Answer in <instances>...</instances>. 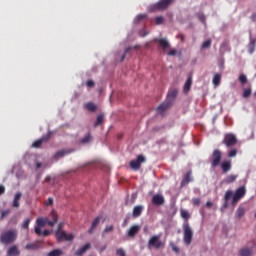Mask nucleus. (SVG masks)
Segmentation results:
<instances>
[{"instance_id": "nucleus-9", "label": "nucleus", "mask_w": 256, "mask_h": 256, "mask_svg": "<svg viewBox=\"0 0 256 256\" xmlns=\"http://www.w3.org/2000/svg\"><path fill=\"white\" fill-rule=\"evenodd\" d=\"M148 247H154V249H161V247H165V242L161 241V235H154L149 239Z\"/></svg>"}, {"instance_id": "nucleus-57", "label": "nucleus", "mask_w": 256, "mask_h": 256, "mask_svg": "<svg viewBox=\"0 0 256 256\" xmlns=\"http://www.w3.org/2000/svg\"><path fill=\"white\" fill-rule=\"evenodd\" d=\"M5 193V186L0 185V195H3Z\"/></svg>"}, {"instance_id": "nucleus-59", "label": "nucleus", "mask_w": 256, "mask_h": 256, "mask_svg": "<svg viewBox=\"0 0 256 256\" xmlns=\"http://www.w3.org/2000/svg\"><path fill=\"white\" fill-rule=\"evenodd\" d=\"M206 207H213V203L211 201L206 202Z\"/></svg>"}, {"instance_id": "nucleus-26", "label": "nucleus", "mask_w": 256, "mask_h": 256, "mask_svg": "<svg viewBox=\"0 0 256 256\" xmlns=\"http://www.w3.org/2000/svg\"><path fill=\"white\" fill-rule=\"evenodd\" d=\"M246 211H247V210L245 209V207L240 206V207L236 210V213H235L236 219H241L242 217H244Z\"/></svg>"}, {"instance_id": "nucleus-40", "label": "nucleus", "mask_w": 256, "mask_h": 256, "mask_svg": "<svg viewBox=\"0 0 256 256\" xmlns=\"http://www.w3.org/2000/svg\"><path fill=\"white\" fill-rule=\"evenodd\" d=\"M116 255L117 256H127V252L123 248H119L116 250Z\"/></svg>"}, {"instance_id": "nucleus-23", "label": "nucleus", "mask_w": 256, "mask_h": 256, "mask_svg": "<svg viewBox=\"0 0 256 256\" xmlns=\"http://www.w3.org/2000/svg\"><path fill=\"white\" fill-rule=\"evenodd\" d=\"M141 213H143V206L142 205L135 206L132 213L133 217L134 218L141 217Z\"/></svg>"}, {"instance_id": "nucleus-13", "label": "nucleus", "mask_w": 256, "mask_h": 256, "mask_svg": "<svg viewBox=\"0 0 256 256\" xmlns=\"http://www.w3.org/2000/svg\"><path fill=\"white\" fill-rule=\"evenodd\" d=\"M152 203L153 205L161 207V205H165V197H163L161 194H155L152 197Z\"/></svg>"}, {"instance_id": "nucleus-6", "label": "nucleus", "mask_w": 256, "mask_h": 256, "mask_svg": "<svg viewBox=\"0 0 256 256\" xmlns=\"http://www.w3.org/2000/svg\"><path fill=\"white\" fill-rule=\"evenodd\" d=\"M63 224H59L58 230L56 231L57 241H73L75 238L73 234H67L65 230H62Z\"/></svg>"}, {"instance_id": "nucleus-50", "label": "nucleus", "mask_w": 256, "mask_h": 256, "mask_svg": "<svg viewBox=\"0 0 256 256\" xmlns=\"http://www.w3.org/2000/svg\"><path fill=\"white\" fill-rule=\"evenodd\" d=\"M114 229V226L111 225V226H107L105 229H104V233H111V231H113Z\"/></svg>"}, {"instance_id": "nucleus-43", "label": "nucleus", "mask_w": 256, "mask_h": 256, "mask_svg": "<svg viewBox=\"0 0 256 256\" xmlns=\"http://www.w3.org/2000/svg\"><path fill=\"white\" fill-rule=\"evenodd\" d=\"M170 247H171L172 251H174V253H179V251H181V250L179 249V247H177V246L175 245V243H173V242L170 243Z\"/></svg>"}, {"instance_id": "nucleus-36", "label": "nucleus", "mask_w": 256, "mask_h": 256, "mask_svg": "<svg viewBox=\"0 0 256 256\" xmlns=\"http://www.w3.org/2000/svg\"><path fill=\"white\" fill-rule=\"evenodd\" d=\"M239 81H240L241 85L247 84V76L245 74H240Z\"/></svg>"}, {"instance_id": "nucleus-10", "label": "nucleus", "mask_w": 256, "mask_h": 256, "mask_svg": "<svg viewBox=\"0 0 256 256\" xmlns=\"http://www.w3.org/2000/svg\"><path fill=\"white\" fill-rule=\"evenodd\" d=\"M222 143L227 147H235V145H237V136L231 133L225 134Z\"/></svg>"}, {"instance_id": "nucleus-2", "label": "nucleus", "mask_w": 256, "mask_h": 256, "mask_svg": "<svg viewBox=\"0 0 256 256\" xmlns=\"http://www.w3.org/2000/svg\"><path fill=\"white\" fill-rule=\"evenodd\" d=\"M177 95H179V90H177L176 88L170 90L167 94V102L160 104L157 107V111L159 113H163L164 111H167V109H169V107L173 105V101H175V98L177 97Z\"/></svg>"}, {"instance_id": "nucleus-53", "label": "nucleus", "mask_w": 256, "mask_h": 256, "mask_svg": "<svg viewBox=\"0 0 256 256\" xmlns=\"http://www.w3.org/2000/svg\"><path fill=\"white\" fill-rule=\"evenodd\" d=\"M51 232H49V230H44V231H41V234H38V235H43V237H47L50 235Z\"/></svg>"}, {"instance_id": "nucleus-61", "label": "nucleus", "mask_w": 256, "mask_h": 256, "mask_svg": "<svg viewBox=\"0 0 256 256\" xmlns=\"http://www.w3.org/2000/svg\"><path fill=\"white\" fill-rule=\"evenodd\" d=\"M185 36L181 35V41H184Z\"/></svg>"}, {"instance_id": "nucleus-34", "label": "nucleus", "mask_w": 256, "mask_h": 256, "mask_svg": "<svg viewBox=\"0 0 256 256\" xmlns=\"http://www.w3.org/2000/svg\"><path fill=\"white\" fill-rule=\"evenodd\" d=\"M102 123H103V114H100L94 123V127H99V125H101Z\"/></svg>"}, {"instance_id": "nucleus-11", "label": "nucleus", "mask_w": 256, "mask_h": 256, "mask_svg": "<svg viewBox=\"0 0 256 256\" xmlns=\"http://www.w3.org/2000/svg\"><path fill=\"white\" fill-rule=\"evenodd\" d=\"M145 161V156L138 155L137 159L130 161L129 166L133 171H139L141 169V163H145Z\"/></svg>"}, {"instance_id": "nucleus-51", "label": "nucleus", "mask_w": 256, "mask_h": 256, "mask_svg": "<svg viewBox=\"0 0 256 256\" xmlns=\"http://www.w3.org/2000/svg\"><path fill=\"white\" fill-rule=\"evenodd\" d=\"M168 55H169L170 57H175V55H177V50H175V49L170 50V51L168 52Z\"/></svg>"}, {"instance_id": "nucleus-20", "label": "nucleus", "mask_w": 256, "mask_h": 256, "mask_svg": "<svg viewBox=\"0 0 256 256\" xmlns=\"http://www.w3.org/2000/svg\"><path fill=\"white\" fill-rule=\"evenodd\" d=\"M140 230L141 227L139 225H133L128 231V237H135V235H137Z\"/></svg>"}, {"instance_id": "nucleus-3", "label": "nucleus", "mask_w": 256, "mask_h": 256, "mask_svg": "<svg viewBox=\"0 0 256 256\" xmlns=\"http://www.w3.org/2000/svg\"><path fill=\"white\" fill-rule=\"evenodd\" d=\"M0 241L3 245H11L17 241V230H7L0 235Z\"/></svg>"}, {"instance_id": "nucleus-55", "label": "nucleus", "mask_w": 256, "mask_h": 256, "mask_svg": "<svg viewBox=\"0 0 256 256\" xmlns=\"http://www.w3.org/2000/svg\"><path fill=\"white\" fill-rule=\"evenodd\" d=\"M139 35H140V37H147L148 33L145 32V30H141V31L139 32Z\"/></svg>"}, {"instance_id": "nucleus-4", "label": "nucleus", "mask_w": 256, "mask_h": 256, "mask_svg": "<svg viewBox=\"0 0 256 256\" xmlns=\"http://www.w3.org/2000/svg\"><path fill=\"white\" fill-rule=\"evenodd\" d=\"M183 241L185 243V245H190L193 241V229L191 228V225H189V221H185L183 223Z\"/></svg>"}, {"instance_id": "nucleus-33", "label": "nucleus", "mask_w": 256, "mask_h": 256, "mask_svg": "<svg viewBox=\"0 0 256 256\" xmlns=\"http://www.w3.org/2000/svg\"><path fill=\"white\" fill-rule=\"evenodd\" d=\"M61 255H63V251L60 249H55L50 251L47 256H61Z\"/></svg>"}, {"instance_id": "nucleus-44", "label": "nucleus", "mask_w": 256, "mask_h": 256, "mask_svg": "<svg viewBox=\"0 0 256 256\" xmlns=\"http://www.w3.org/2000/svg\"><path fill=\"white\" fill-rule=\"evenodd\" d=\"M231 195H233V191L231 190L226 191L224 196L225 201H227L228 199H231Z\"/></svg>"}, {"instance_id": "nucleus-47", "label": "nucleus", "mask_w": 256, "mask_h": 256, "mask_svg": "<svg viewBox=\"0 0 256 256\" xmlns=\"http://www.w3.org/2000/svg\"><path fill=\"white\" fill-rule=\"evenodd\" d=\"M131 51V47L126 48L124 54L122 55L121 62L125 61V57L127 56V53Z\"/></svg>"}, {"instance_id": "nucleus-17", "label": "nucleus", "mask_w": 256, "mask_h": 256, "mask_svg": "<svg viewBox=\"0 0 256 256\" xmlns=\"http://www.w3.org/2000/svg\"><path fill=\"white\" fill-rule=\"evenodd\" d=\"M89 249H91V243H86L84 246H82L80 249H78L75 252V255L77 256L85 255V253H87Z\"/></svg>"}, {"instance_id": "nucleus-29", "label": "nucleus", "mask_w": 256, "mask_h": 256, "mask_svg": "<svg viewBox=\"0 0 256 256\" xmlns=\"http://www.w3.org/2000/svg\"><path fill=\"white\" fill-rule=\"evenodd\" d=\"M212 83L215 87H219L221 85V74H215Z\"/></svg>"}, {"instance_id": "nucleus-35", "label": "nucleus", "mask_w": 256, "mask_h": 256, "mask_svg": "<svg viewBox=\"0 0 256 256\" xmlns=\"http://www.w3.org/2000/svg\"><path fill=\"white\" fill-rule=\"evenodd\" d=\"M252 90L251 88H246L243 91V97L244 99H247L248 97H251Z\"/></svg>"}, {"instance_id": "nucleus-46", "label": "nucleus", "mask_w": 256, "mask_h": 256, "mask_svg": "<svg viewBox=\"0 0 256 256\" xmlns=\"http://www.w3.org/2000/svg\"><path fill=\"white\" fill-rule=\"evenodd\" d=\"M29 223H31V220L27 218L23 223V229H29Z\"/></svg>"}, {"instance_id": "nucleus-52", "label": "nucleus", "mask_w": 256, "mask_h": 256, "mask_svg": "<svg viewBox=\"0 0 256 256\" xmlns=\"http://www.w3.org/2000/svg\"><path fill=\"white\" fill-rule=\"evenodd\" d=\"M87 87H95V82L93 80H88L86 82Z\"/></svg>"}, {"instance_id": "nucleus-19", "label": "nucleus", "mask_w": 256, "mask_h": 256, "mask_svg": "<svg viewBox=\"0 0 256 256\" xmlns=\"http://www.w3.org/2000/svg\"><path fill=\"white\" fill-rule=\"evenodd\" d=\"M99 223H101V216H97L93 222H92V225L91 227L89 228L88 230V233H94L95 229H97V226L99 225Z\"/></svg>"}, {"instance_id": "nucleus-15", "label": "nucleus", "mask_w": 256, "mask_h": 256, "mask_svg": "<svg viewBox=\"0 0 256 256\" xmlns=\"http://www.w3.org/2000/svg\"><path fill=\"white\" fill-rule=\"evenodd\" d=\"M237 177H239L237 174H230L221 181V185H230V183H235V181H237Z\"/></svg>"}, {"instance_id": "nucleus-24", "label": "nucleus", "mask_w": 256, "mask_h": 256, "mask_svg": "<svg viewBox=\"0 0 256 256\" xmlns=\"http://www.w3.org/2000/svg\"><path fill=\"white\" fill-rule=\"evenodd\" d=\"M19 248L17 246H11L7 251V256H18L19 255Z\"/></svg>"}, {"instance_id": "nucleus-25", "label": "nucleus", "mask_w": 256, "mask_h": 256, "mask_svg": "<svg viewBox=\"0 0 256 256\" xmlns=\"http://www.w3.org/2000/svg\"><path fill=\"white\" fill-rule=\"evenodd\" d=\"M84 107L87 109V111H90V113H95V111H97V104L93 102H87Z\"/></svg>"}, {"instance_id": "nucleus-37", "label": "nucleus", "mask_w": 256, "mask_h": 256, "mask_svg": "<svg viewBox=\"0 0 256 256\" xmlns=\"http://www.w3.org/2000/svg\"><path fill=\"white\" fill-rule=\"evenodd\" d=\"M211 47V39H208L202 43V49H209Z\"/></svg>"}, {"instance_id": "nucleus-58", "label": "nucleus", "mask_w": 256, "mask_h": 256, "mask_svg": "<svg viewBox=\"0 0 256 256\" xmlns=\"http://www.w3.org/2000/svg\"><path fill=\"white\" fill-rule=\"evenodd\" d=\"M199 19H200V21H202V23H205V15L201 14L199 16Z\"/></svg>"}, {"instance_id": "nucleus-12", "label": "nucleus", "mask_w": 256, "mask_h": 256, "mask_svg": "<svg viewBox=\"0 0 256 256\" xmlns=\"http://www.w3.org/2000/svg\"><path fill=\"white\" fill-rule=\"evenodd\" d=\"M51 135H53V132H48L47 135L42 136L40 139L36 140L33 144L32 147H34L35 149H39V147H41V145H43V143H47V141H49V139H51Z\"/></svg>"}, {"instance_id": "nucleus-16", "label": "nucleus", "mask_w": 256, "mask_h": 256, "mask_svg": "<svg viewBox=\"0 0 256 256\" xmlns=\"http://www.w3.org/2000/svg\"><path fill=\"white\" fill-rule=\"evenodd\" d=\"M220 167L223 171V173H229V171L232 169L231 161L225 160L222 163H220Z\"/></svg>"}, {"instance_id": "nucleus-5", "label": "nucleus", "mask_w": 256, "mask_h": 256, "mask_svg": "<svg viewBox=\"0 0 256 256\" xmlns=\"http://www.w3.org/2000/svg\"><path fill=\"white\" fill-rule=\"evenodd\" d=\"M174 2L175 0H160L156 4L149 6V11H151V13L155 11H165V9H167V7H169V5Z\"/></svg>"}, {"instance_id": "nucleus-28", "label": "nucleus", "mask_w": 256, "mask_h": 256, "mask_svg": "<svg viewBox=\"0 0 256 256\" xmlns=\"http://www.w3.org/2000/svg\"><path fill=\"white\" fill-rule=\"evenodd\" d=\"M23 194L21 192H17L14 196V200H13V204L12 206L15 207V208H19V201H21V196Z\"/></svg>"}, {"instance_id": "nucleus-39", "label": "nucleus", "mask_w": 256, "mask_h": 256, "mask_svg": "<svg viewBox=\"0 0 256 256\" xmlns=\"http://www.w3.org/2000/svg\"><path fill=\"white\" fill-rule=\"evenodd\" d=\"M9 213H11V210H9V209L2 211L1 216H0V221H3V219H5V217H7L9 215Z\"/></svg>"}, {"instance_id": "nucleus-1", "label": "nucleus", "mask_w": 256, "mask_h": 256, "mask_svg": "<svg viewBox=\"0 0 256 256\" xmlns=\"http://www.w3.org/2000/svg\"><path fill=\"white\" fill-rule=\"evenodd\" d=\"M52 220H49V218H38L36 223L37 226L35 227V233L36 235H41V227H45V225H49V227H53L57 221H59V216H57V212L55 210H52L51 213Z\"/></svg>"}, {"instance_id": "nucleus-30", "label": "nucleus", "mask_w": 256, "mask_h": 256, "mask_svg": "<svg viewBox=\"0 0 256 256\" xmlns=\"http://www.w3.org/2000/svg\"><path fill=\"white\" fill-rule=\"evenodd\" d=\"M255 47H256V39H251L250 40V43L248 45V52L251 54V53H254L255 52Z\"/></svg>"}, {"instance_id": "nucleus-48", "label": "nucleus", "mask_w": 256, "mask_h": 256, "mask_svg": "<svg viewBox=\"0 0 256 256\" xmlns=\"http://www.w3.org/2000/svg\"><path fill=\"white\" fill-rule=\"evenodd\" d=\"M237 156V149H233L228 153V157H236Z\"/></svg>"}, {"instance_id": "nucleus-41", "label": "nucleus", "mask_w": 256, "mask_h": 256, "mask_svg": "<svg viewBox=\"0 0 256 256\" xmlns=\"http://www.w3.org/2000/svg\"><path fill=\"white\" fill-rule=\"evenodd\" d=\"M192 203L195 207H199L201 205V199L200 198H193Z\"/></svg>"}, {"instance_id": "nucleus-32", "label": "nucleus", "mask_w": 256, "mask_h": 256, "mask_svg": "<svg viewBox=\"0 0 256 256\" xmlns=\"http://www.w3.org/2000/svg\"><path fill=\"white\" fill-rule=\"evenodd\" d=\"M251 253H253V250L249 248H243L240 250V256H251Z\"/></svg>"}, {"instance_id": "nucleus-27", "label": "nucleus", "mask_w": 256, "mask_h": 256, "mask_svg": "<svg viewBox=\"0 0 256 256\" xmlns=\"http://www.w3.org/2000/svg\"><path fill=\"white\" fill-rule=\"evenodd\" d=\"M191 85H193V78L189 76L186 83L184 84V93L191 91Z\"/></svg>"}, {"instance_id": "nucleus-7", "label": "nucleus", "mask_w": 256, "mask_h": 256, "mask_svg": "<svg viewBox=\"0 0 256 256\" xmlns=\"http://www.w3.org/2000/svg\"><path fill=\"white\" fill-rule=\"evenodd\" d=\"M223 159V153L219 149H215L210 157L211 167H219Z\"/></svg>"}, {"instance_id": "nucleus-38", "label": "nucleus", "mask_w": 256, "mask_h": 256, "mask_svg": "<svg viewBox=\"0 0 256 256\" xmlns=\"http://www.w3.org/2000/svg\"><path fill=\"white\" fill-rule=\"evenodd\" d=\"M181 217H182L183 219H190V218H191V215L189 214L188 211H186V210H181Z\"/></svg>"}, {"instance_id": "nucleus-21", "label": "nucleus", "mask_w": 256, "mask_h": 256, "mask_svg": "<svg viewBox=\"0 0 256 256\" xmlns=\"http://www.w3.org/2000/svg\"><path fill=\"white\" fill-rule=\"evenodd\" d=\"M91 141H93V136L91 135V133H88L82 139L79 140V143L81 145H89V143H91Z\"/></svg>"}, {"instance_id": "nucleus-54", "label": "nucleus", "mask_w": 256, "mask_h": 256, "mask_svg": "<svg viewBox=\"0 0 256 256\" xmlns=\"http://www.w3.org/2000/svg\"><path fill=\"white\" fill-rule=\"evenodd\" d=\"M53 205V198H48V201L46 202V207H51Z\"/></svg>"}, {"instance_id": "nucleus-45", "label": "nucleus", "mask_w": 256, "mask_h": 256, "mask_svg": "<svg viewBox=\"0 0 256 256\" xmlns=\"http://www.w3.org/2000/svg\"><path fill=\"white\" fill-rule=\"evenodd\" d=\"M45 182H46V183H52V185H54V184H55V179L52 178L51 176H47V177L45 178Z\"/></svg>"}, {"instance_id": "nucleus-22", "label": "nucleus", "mask_w": 256, "mask_h": 256, "mask_svg": "<svg viewBox=\"0 0 256 256\" xmlns=\"http://www.w3.org/2000/svg\"><path fill=\"white\" fill-rule=\"evenodd\" d=\"M193 179H191V171H188L186 175H184L182 182H181V187H185L188 183H191Z\"/></svg>"}, {"instance_id": "nucleus-18", "label": "nucleus", "mask_w": 256, "mask_h": 256, "mask_svg": "<svg viewBox=\"0 0 256 256\" xmlns=\"http://www.w3.org/2000/svg\"><path fill=\"white\" fill-rule=\"evenodd\" d=\"M160 47L163 49V51H167V49H169V47H171V44H169V41H167V39L165 38H160L156 40Z\"/></svg>"}, {"instance_id": "nucleus-60", "label": "nucleus", "mask_w": 256, "mask_h": 256, "mask_svg": "<svg viewBox=\"0 0 256 256\" xmlns=\"http://www.w3.org/2000/svg\"><path fill=\"white\" fill-rule=\"evenodd\" d=\"M41 162H38L37 164H36V167H37V169H41Z\"/></svg>"}, {"instance_id": "nucleus-31", "label": "nucleus", "mask_w": 256, "mask_h": 256, "mask_svg": "<svg viewBox=\"0 0 256 256\" xmlns=\"http://www.w3.org/2000/svg\"><path fill=\"white\" fill-rule=\"evenodd\" d=\"M39 244H37V243H30V244H27L26 246H25V249H27L28 251H37V249H39Z\"/></svg>"}, {"instance_id": "nucleus-56", "label": "nucleus", "mask_w": 256, "mask_h": 256, "mask_svg": "<svg viewBox=\"0 0 256 256\" xmlns=\"http://www.w3.org/2000/svg\"><path fill=\"white\" fill-rule=\"evenodd\" d=\"M251 21H253V23H255L256 21V12L252 13V15L250 16Z\"/></svg>"}, {"instance_id": "nucleus-42", "label": "nucleus", "mask_w": 256, "mask_h": 256, "mask_svg": "<svg viewBox=\"0 0 256 256\" xmlns=\"http://www.w3.org/2000/svg\"><path fill=\"white\" fill-rule=\"evenodd\" d=\"M163 21H165V19L163 18V16H158L155 19V23L156 25H162Z\"/></svg>"}, {"instance_id": "nucleus-14", "label": "nucleus", "mask_w": 256, "mask_h": 256, "mask_svg": "<svg viewBox=\"0 0 256 256\" xmlns=\"http://www.w3.org/2000/svg\"><path fill=\"white\" fill-rule=\"evenodd\" d=\"M75 149H62L55 153L54 159H61V157H65V155H71L74 153Z\"/></svg>"}, {"instance_id": "nucleus-49", "label": "nucleus", "mask_w": 256, "mask_h": 256, "mask_svg": "<svg viewBox=\"0 0 256 256\" xmlns=\"http://www.w3.org/2000/svg\"><path fill=\"white\" fill-rule=\"evenodd\" d=\"M147 15L146 14H140L136 17L137 21H143V19H146Z\"/></svg>"}, {"instance_id": "nucleus-8", "label": "nucleus", "mask_w": 256, "mask_h": 256, "mask_svg": "<svg viewBox=\"0 0 256 256\" xmlns=\"http://www.w3.org/2000/svg\"><path fill=\"white\" fill-rule=\"evenodd\" d=\"M245 195H247V189L245 188V186H241L236 189L232 198V205H237V203H239V201H241V199H243Z\"/></svg>"}]
</instances>
